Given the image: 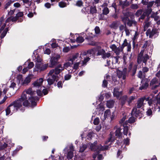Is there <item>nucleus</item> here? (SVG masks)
Segmentation results:
<instances>
[{
	"label": "nucleus",
	"mask_w": 160,
	"mask_h": 160,
	"mask_svg": "<svg viewBox=\"0 0 160 160\" xmlns=\"http://www.w3.org/2000/svg\"><path fill=\"white\" fill-rule=\"evenodd\" d=\"M131 8L132 9H136L138 8L139 6L137 4H132Z\"/></svg>",
	"instance_id": "4d7b16f0"
},
{
	"label": "nucleus",
	"mask_w": 160,
	"mask_h": 160,
	"mask_svg": "<svg viewBox=\"0 0 160 160\" xmlns=\"http://www.w3.org/2000/svg\"><path fill=\"white\" fill-rule=\"evenodd\" d=\"M99 119L98 118H95L93 121V123L95 125H98L99 123Z\"/></svg>",
	"instance_id": "5fc2aeb1"
},
{
	"label": "nucleus",
	"mask_w": 160,
	"mask_h": 160,
	"mask_svg": "<svg viewBox=\"0 0 160 160\" xmlns=\"http://www.w3.org/2000/svg\"><path fill=\"white\" fill-rule=\"evenodd\" d=\"M135 121V118L133 117H132L129 118L128 121H128V123H131L134 122Z\"/></svg>",
	"instance_id": "a19ab883"
},
{
	"label": "nucleus",
	"mask_w": 160,
	"mask_h": 160,
	"mask_svg": "<svg viewBox=\"0 0 160 160\" xmlns=\"http://www.w3.org/2000/svg\"><path fill=\"white\" fill-rule=\"evenodd\" d=\"M145 99V97H143L138 100L137 102V106L136 107L137 108H140L144 105L143 102Z\"/></svg>",
	"instance_id": "f3484780"
},
{
	"label": "nucleus",
	"mask_w": 160,
	"mask_h": 160,
	"mask_svg": "<svg viewBox=\"0 0 160 160\" xmlns=\"http://www.w3.org/2000/svg\"><path fill=\"white\" fill-rule=\"evenodd\" d=\"M59 6L60 7L63 8L67 6V4L64 2H61L59 3Z\"/></svg>",
	"instance_id": "de8ad7c7"
},
{
	"label": "nucleus",
	"mask_w": 160,
	"mask_h": 160,
	"mask_svg": "<svg viewBox=\"0 0 160 160\" xmlns=\"http://www.w3.org/2000/svg\"><path fill=\"white\" fill-rule=\"evenodd\" d=\"M90 59V58L88 56V57H86L85 58H84V60L82 61L83 64H85Z\"/></svg>",
	"instance_id": "864d4df0"
},
{
	"label": "nucleus",
	"mask_w": 160,
	"mask_h": 160,
	"mask_svg": "<svg viewBox=\"0 0 160 160\" xmlns=\"http://www.w3.org/2000/svg\"><path fill=\"white\" fill-rule=\"evenodd\" d=\"M127 98V96H124L122 97L121 98V103L123 105L124 104Z\"/></svg>",
	"instance_id": "3c124183"
},
{
	"label": "nucleus",
	"mask_w": 160,
	"mask_h": 160,
	"mask_svg": "<svg viewBox=\"0 0 160 160\" xmlns=\"http://www.w3.org/2000/svg\"><path fill=\"white\" fill-rule=\"evenodd\" d=\"M131 114L132 115L136 117H139V118H140L142 116V113L139 109H138L136 107L133 108Z\"/></svg>",
	"instance_id": "ddd939ff"
},
{
	"label": "nucleus",
	"mask_w": 160,
	"mask_h": 160,
	"mask_svg": "<svg viewBox=\"0 0 160 160\" xmlns=\"http://www.w3.org/2000/svg\"><path fill=\"white\" fill-rule=\"evenodd\" d=\"M126 119V116H124L122 119L119 121V122L120 124H121V125L122 126V124L123 123H124V122H124L125 119Z\"/></svg>",
	"instance_id": "6e6d98bb"
},
{
	"label": "nucleus",
	"mask_w": 160,
	"mask_h": 160,
	"mask_svg": "<svg viewBox=\"0 0 160 160\" xmlns=\"http://www.w3.org/2000/svg\"><path fill=\"white\" fill-rule=\"evenodd\" d=\"M42 88H43L42 89V93H43L44 95H46L48 93V91L47 90L45 89V88L44 87H42Z\"/></svg>",
	"instance_id": "338daca9"
},
{
	"label": "nucleus",
	"mask_w": 160,
	"mask_h": 160,
	"mask_svg": "<svg viewBox=\"0 0 160 160\" xmlns=\"http://www.w3.org/2000/svg\"><path fill=\"white\" fill-rule=\"evenodd\" d=\"M127 69L126 68H124L122 71H118L117 72V75L119 78H122L123 80L126 79L127 74Z\"/></svg>",
	"instance_id": "4468645a"
},
{
	"label": "nucleus",
	"mask_w": 160,
	"mask_h": 160,
	"mask_svg": "<svg viewBox=\"0 0 160 160\" xmlns=\"http://www.w3.org/2000/svg\"><path fill=\"white\" fill-rule=\"evenodd\" d=\"M142 48L143 49L138 55L137 62L138 64H140L142 62L145 65H147V61L152 54L153 46L150 41H146L142 46Z\"/></svg>",
	"instance_id": "f257e3e1"
},
{
	"label": "nucleus",
	"mask_w": 160,
	"mask_h": 160,
	"mask_svg": "<svg viewBox=\"0 0 160 160\" xmlns=\"http://www.w3.org/2000/svg\"><path fill=\"white\" fill-rule=\"evenodd\" d=\"M148 82L147 80H146L142 81V84L140 87L139 89L142 90L146 89L148 86Z\"/></svg>",
	"instance_id": "aec40b11"
},
{
	"label": "nucleus",
	"mask_w": 160,
	"mask_h": 160,
	"mask_svg": "<svg viewBox=\"0 0 160 160\" xmlns=\"http://www.w3.org/2000/svg\"><path fill=\"white\" fill-rule=\"evenodd\" d=\"M142 9H139L138 10L135 14V15L137 17H138L141 15L142 12Z\"/></svg>",
	"instance_id": "c03bdc74"
},
{
	"label": "nucleus",
	"mask_w": 160,
	"mask_h": 160,
	"mask_svg": "<svg viewBox=\"0 0 160 160\" xmlns=\"http://www.w3.org/2000/svg\"><path fill=\"white\" fill-rule=\"evenodd\" d=\"M35 91H33L31 88H29L27 89L24 90L21 95V97L19 98L22 102L23 105L24 106L27 107L29 104L28 99V100L31 102L32 104L34 106L36 105V102L35 101L38 100V98L37 97H33L32 96L34 95Z\"/></svg>",
	"instance_id": "f03ea898"
},
{
	"label": "nucleus",
	"mask_w": 160,
	"mask_h": 160,
	"mask_svg": "<svg viewBox=\"0 0 160 160\" xmlns=\"http://www.w3.org/2000/svg\"><path fill=\"white\" fill-rule=\"evenodd\" d=\"M43 81V79L42 78H40L38 79L33 83L32 84L34 87L38 88H42V87H41V86Z\"/></svg>",
	"instance_id": "dca6fc26"
},
{
	"label": "nucleus",
	"mask_w": 160,
	"mask_h": 160,
	"mask_svg": "<svg viewBox=\"0 0 160 160\" xmlns=\"http://www.w3.org/2000/svg\"><path fill=\"white\" fill-rule=\"evenodd\" d=\"M60 56L58 54L56 55L51 57L50 61V67L52 68L57 65L59 63L58 60L60 59Z\"/></svg>",
	"instance_id": "9d476101"
},
{
	"label": "nucleus",
	"mask_w": 160,
	"mask_h": 160,
	"mask_svg": "<svg viewBox=\"0 0 160 160\" xmlns=\"http://www.w3.org/2000/svg\"><path fill=\"white\" fill-rule=\"evenodd\" d=\"M84 40V38L82 37H79L76 39V41L78 43H81L83 42Z\"/></svg>",
	"instance_id": "4c0bfd02"
},
{
	"label": "nucleus",
	"mask_w": 160,
	"mask_h": 160,
	"mask_svg": "<svg viewBox=\"0 0 160 160\" xmlns=\"http://www.w3.org/2000/svg\"><path fill=\"white\" fill-rule=\"evenodd\" d=\"M149 24L148 22L146 23L144 26V30L146 31L149 26Z\"/></svg>",
	"instance_id": "774afa93"
},
{
	"label": "nucleus",
	"mask_w": 160,
	"mask_h": 160,
	"mask_svg": "<svg viewBox=\"0 0 160 160\" xmlns=\"http://www.w3.org/2000/svg\"><path fill=\"white\" fill-rule=\"evenodd\" d=\"M160 85V80H158L156 78L152 79L150 82V87L152 89L154 90Z\"/></svg>",
	"instance_id": "1a4fd4ad"
},
{
	"label": "nucleus",
	"mask_w": 160,
	"mask_h": 160,
	"mask_svg": "<svg viewBox=\"0 0 160 160\" xmlns=\"http://www.w3.org/2000/svg\"><path fill=\"white\" fill-rule=\"evenodd\" d=\"M25 64L26 65L27 64H28L27 68H28V69L31 68L33 67L34 65V64L32 62H30L29 63L28 62H25Z\"/></svg>",
	"instance_id": "473e14b6"
},
{
	"label": "nucleus",
	"mask_w": 160,
	"mask_h": 160,
	"mask_svg": "<svg viewBox=\"0 0 160 160\" xmlns=\"http://www.w3.org/2000/svg\"><path fill=\"white\" fill-rule=\"evenodd\" d=\"M126 28V25L124 24L123 25H121L119 27V30L123 32H124V30Z\"/></svg>",
	"instance_id": "8fccbe9b"
},
{
	"label": "nucleus",
	"mask_w": 160,
	"mask_h": 160,
	"mask_svg": "<svg viewBox=\"0 0 160 160\" xmlns=\"http://www.w3.org/2000/svg\"><path fill=\"white\" fill-rule=\"evenodd\" d=\"M136 22L134 21H132L131 20H129L127 23V24L128 25L129 27H131L132 24H136Z\"/></svg>",
	"instance_id": "ea45409f"
},
{
	"label": "nucleus",
	"mask_w": 160,
	"mask_h": 160,
	"mask_svg": "<svg viewBox=\"0 0 160 160\" xmlns=\"http://www.w3.org/2000/svg\"><path fill=\"white\" fill-rule=\"evenodd\" d=\"M90 145V148L92 151L96 152L93 155V158L94 159L95 158L97 155L99 154L101 151L107 150L109 148L108 145H104L102 146L101 144L97 145V141H95L93 143H89Z\"/></svg>",
	"instance_id": "39448f33"
},
{
	"label": "nucleus",
	"mask_w": 160,
	"mask_h": 160,
	"mask_svg": "<svg viewBox=\"0 0 160 160\" xmlns=\"http://www.w3.org/2000/svg\"><path fill=\"white\" fill-rule=\"evenodd\" d=\"M22 1L23 3V5H25V4H28V6H31V2L30 1V0H21Z\"/></svg>",
	"instance_id": "79ce46f5"
},
{
	"label": "nucleus",
	"mask_w": 160,
	"mask_h": 160,
	"mask_svg": "<svg viewBox=\"0 0 160 160\" xmlns=\"http://www.w3.org/2000/svg\"><path fill=\"white\" fill-rule=\"evenodd\" d=\"M94 133H93L92 132H90L87 135V139L88 140H91L92 139V138H93V135L94 134Z\"/></svg>",
	"instance_id": "58836bf2"
},
{
	"label": "nucleus",
	"mask_w": 160,
	"mask_h": 160,
	"mask_svg": "<svg viewBox=\"0 0 160 160\" xmlns=\"http://www.w3.org/2000/svg\"><path fill=\"white\" fill-rule=\"evenodd\" d=\"M108 4L106 3H104L101 7L103 8L102 13L104 15H107L109 12V9L107 7Z\"/></svg>",
	"instance_id": "6ab92c4d"
},
{
	"label": "nucleus",
	"mask_w": 160,
	"mask_h": 160,
	"mask_svg": "<svg viewBox=\"0 0 160 160\" xmlns=\"http://www.w3.org/2000/svg\"><path fill=\"white\" fill-rule=\"evenodd\" d=\"M111 114V112L110 110L108 109L106 110L104 113V120L109 116Z\"/></svg>",
	"instance_id": "c85d7f7f"
},
{
	"label": "nucleus",
	"mask_w": 160,
	"mask_h": 160,
	"mask_svg": "<svg viewBox=\"0 0 160 160\" xmlns=\"http://www.w3.org/2000/svg\"><path fill=\"white\" fill-rule=\"evenodd\" d=\"M72 63L71 62H68L64 64L63 67H62V65L61 64H59V65H61V67L63 68V70L64 68L66 69V68H68V67L72 65Z\"/></svg>",
	"instance_id": "cd10ccee"
},
{
	"label": "nucleus",
	"mask_w": 160,
	"mask_h": 160,
	"mask_svg": "<svg viewBox=\"0 0 160 160\" xmlns=\"http://www.w3.org/2000/svg\"><path fill=\"white\" fill-rule=\"evenodd\" d=\"M31 79L30 77H27L22 82V85H24V84H27L29 83L30 82Z\"/></svg>",
	"instance_id": "e433bc0d"
},
{
	"label": "nucleus",
	"mask_w": 160,
	"mask_h": 160,
	"mask_svg": "<svg viewBox=\"0 0 160 160\" xmlns=\"http://www.w3.org/2000/svg\"><path fill=\"white\" fill-rule=\"evenodd\" d=\"M97 10L95 6H92L90 7V12L92 14H93L96 13Z\"/></svg>",
	"instance_id": "7c9ffc66"
},
{
	"label": "nucleus",
	"mask_w": 160,
	"mask_h": 160,
	"mask_svg": "<svg viewBox=\"0 0 160 160\" xmlns=\"http://www.w3.org/2000/svg\"><path fill=\"white\" fill-rule=\"evenodd\" d=\"M119 3L120 5H122L123 7L127 6L129 5V3L126 2V0L124 2L121 1L119 2Z\"/></svg>",
	"instance_id": "c9c22d12"
},
{
	"label": "nucleus",
	"mask_w": 160,
	"mask_h": 160,
	"mask_svg": "<svg viewBox=\"0 0 160 160\" xmlns=\"http://www.w3.org/2000/svg\"><path fill=\"white\" fill-rule=\"evenodd\" d=\"M119 58V57L118 56L112 57V64L113 65L118 63Z\"/></svg>",
	"instance_id": "bb28decb"
},
{
	"label": "nucleus",
	"mask_w": 160,
	"mask_h": 160,
	"mask_svg": "<svg viewBox=\"0 0 160 160\" xmlns=\"http://www.w3.org/2000/svg\"><path fill=\"white\" fill-rule=\"evenodd\" d=\"M63 68L61 67V65H58L54 69L50 70L48 73V75L50 76L47 79L48 85H52L54 81H58V75L63 71Z\"/></svg>",
	"instance_id": "7ed1b4c3"
},
{
	"label": "nucleus",
	"mask_w": 160,
	"mask_h": 160,
	"mask_svg": "<svg viewBox=\"0 0 160 160\" xmlns=\"http://www.w3.org/2000/svg\"><path fill=\"white\" fill-rule=\"evenodd\" d=\"M94 30H95V32L96 34H98L100 32V29L98 27L96 26Z\"/></svg>",
	"instance_id": "680f3d73"
},
{
	"label": "nucleus",
	"mask_w": 160,
	"mask_h": 160,
	"mask_svg": "<svg viewBox=\"0 0 160 160\" xmlns=\"http://www.w3.org/2000/svg\"><path fill=\"white\" fill-rule=\"evenodd\" d=\"M121 128H118L115 131V136L118 137L119 138H122V133L121 132Z\"/></svg>",
	"instance_id": "b1692460"
},
{
	"label": "nucleus",
	"mask_w": 160,
	"mask_h": 160,
	"mask_svg": "<svg viewBox=\"0 0 160 160\" xmlns=\"http://www.w3.org/2000/svg\"><path fill=\"white\" fill-rule=\"evenodd\" d=\"M87 147V146L86 145L83 144L80 147L79 152H83Z\"/></svg>",
	"instance_id": "f704fd0d"
},
{
	"label": "nucleus",
	"mask_w": 160,
	"mask_h": 160,
	"mask_svg": "<svg viewBox=\"0 0 160 160\" xmlns=\"http://www.w3.org/2000/svg\"><path fill=\"white\" fill-rule=\"evenodd\" d=\"M23 15V14L22 12H19L16 15V17L18 18L22 17Z\"/></svg>",
	"instance_id": "69168bd1"
},
{
	"label": "nucleus",
	"mask_w": 160,
	"mask_h": 160,
	"mask_svg": "<svg viewBox=\"0 0 160 160\" xmlns=\"http://www.w3.org/2000/svg\"><path fill=\"white\" fill-rule=\"evenodd\" d=\"M129 43H128V42L127 40L126 39H125L123 43L121 46L120 48H121L122 50L126 46H127Z\"/></svg>",
	"instance_id": "72a5a7b5"
},
{
	"label": "nucleus",
	"mask_w": 160,
	"mask_h": 160,
	"mask_svg": "<svg viewBox=\"0 0 160 160\" xmlns=\"http://www.w3.org/2000/svg\"><path fill=\"white\" fill-rule=\"evenodd\" d=\"M113 94L114 96L119 98L122 96V91H119V88H115L113 90Z\"/></svg>",
	"instance_id": "a211bd4d"
},
{
	"label": "nucleus",
	"mask_w": 160,
	"mask_h": 160,
	"mask_svg": "<svg viewBox=\"0 0 160 160\" xmlns=\"http://www.w3.org/2000/svg\"><path fill=\"white\" fill-rule=\"evenodd\" d=\"M96 48H93L88 51V56L91 57L92 56L93 57L95 56L96 53Z\"/></svg>",
	"instance_id": "4be33fe9"
},
{
	"label": "nucleus",
	"mask_w": 160,
	"mask_h": 160,
	"mask_svg": "<svg viewBox=\"0 0 160 160\" xmlns=\"http://www.w3.org/2000/svg\"><path fill=\"white\" fill-rule=\"evenodd\" d=\"M114 101L112 100L108 101L107 102V106L108 108H112L114 105Z\"/></svg>",
	"instance_id": "393cba45"
},
{
	"label": "nucleus",
	"mask_w": 160,
	"mask_h": 160,
	"mask_svg": "<svg viewBox=\"0 0 160 160\" xmlns=\"http://www.w3.org/2000/svg\"><path fill=\"white\" fill-rule=\"evenodd\" d=\"M48 64L47 63L44 64H42V63H36L35 68L33 69L34 72L38 71L40 72L43 71L45 70L48 68Z\"/></svg>",
	"instance_id": "9b49d317"
},
{
	"label": "nucleus",
	"mask_w": 160,
	"mask_h": 160,
	"mask_svg": "<svg viewBox=\"0 0 160 160\" xmlns=\"http://www.w3.org/2000/svg\"><path fill=\"white\" fill-rule=\"evenodd\" d=\"M35 61L37 62L36 63H41L42 59L41 57L39 55H38L35 58Z\"/></svg>",
	"instance_id": "37998d69"
},
{
	"label": "nucleus",
	"mask_w": 160,
	"mask_h": 160,
	"mask_svg": "<svg viewBox=\"0 0 160 160\" xmlns=\"http://www.w3.org/2000/svg\"><path fill=\"white\" fill-rule=\"evenodd\" d=\"M41 88H40V89H38L37 90V93L39 96H42V91Z\"/></svg>",
	"instance_id": "603ef678"
},
{
	"label": "nucleus",
	"mask_w": 160,
	"mask_h": 160,
	"mask_svg": "<svg viewBox=\"0 0 160 160\" xmlns=\"http://www.w3.org/2000/svg\"><path fill=\"white\" fill-rule=\"evenodd\" d=\"M122 126L123 127V133L124 135L127 136L128 131V126H129L128 124V121H125L124 123L123 124Z\"/></svg>",
	"instance_id": "412c9836"
},
{
	"label": "nucleus",
	"mask_w": 160,
	"mask_h": 160,
	"mask_svg": "<svg viewBox=\"0 0 160 160\" xmlns=\"http://www.w3.org/2000/svg\"><path fill=\"white\" fill-rule=\"evenodd\" d=\"M23 105V102L19 99L12 102L6 109V115L12 114L17 111Z\"/></svg>",
	"instance_id": "20e7f679"
},
{
	"label": "nucleus",
	"mask_w": 160,
	"mask_h": 160,
	"mask_svg": "<svg viewBox=\"0 0 160 160\" xmlns=\"http://www.w3.org/2000/svg\"><path fill=\"white\" fill-rule=\"evenodd\" d=\"M135 99V97L134 96H132L130 97L127 99V101L128 104L130 103L132 101L134 100Z\"/></svg>",
	"instance_id": "a18cd8bd"
},
{
	"label": "nucleus",
	"mask_w": 160,
	"mask_h": 160,
	"mask_svg": "<svg viewBox=\"0 0 160 160\" xmlns=\"http://www.w3.org/2000/svg\"><path fill=\"white\" fill-rule=\"evenodd\" d=\"M74 151L73 146L72 144L69 145V149H68V148L66 147L63 150V152L65 154H66L67 152L68 151L67 158L68 159H70L73 157Z\"/></svg>",
	"instance_id": "6e6552de"
},
{
	"label": "nucleus",
	"mask_w": 160,
	"mask_h": 160,
	"mask_svg": "<svg viewBox=\"0 0 160 160\" xmlns=\"http://www.w3.org/2000/svg\"><path fill=\"white\" fill-rule=\"evenodd\" d=\"M82 4L83 2L81 0H78L77 2L76 5L78 6L81 7L82 5Z\"/></svg>",
	"instance_id": "bf43d9fd"
},
{
	"label": "nucleus",
	"mask_w": 160,
	"mask_h": 160,
	"mask_svg": "<svg viewBox=\"0 0 160 160\" xmlns=\"http://www.w3.org/2000/svg\"><path fill=\"white\" fill-rule=\"evenodd\" d=\"M145 100L148 101L150 109H152L153 111L157 110L158 112H160V97L152 99H149V97H148L146 98Z\"/></svg>",
	"instance_id": "423d86ee"
},
{
	"label": "nucleus",
	"mask_w": 160,
	"mask_h": 160,
	"mask_svg": "<svg viewBox=\"0 0 160 160\" xmlns=\"http://www.w3.org/2000/svg\"><path fill=\"white\" fill-rule=\"evenodd\" d=\"M108 84V82L107 80H104L103 81L102 84V86L103 88H105L107 87Z\"/></svg>",
	"instance_id": "052dcab7"
},
{
	"label": "nucleus",
	"mask_w": 160,
	"mask_h": 160,
	"mask_svg": "<svg viewBox=\"0 0 160 160\" xmlns=\"http://www.w3.org/2000/svg\"><path fill=\"white\" fill-rule=\"evenodd\" d=\"M13 2V1L11 0H9L7 1L5 5V8L7 9L8 7L10 6L11 4Z\"/></svg>",
	"instance_id": "2f4dec72"
},
{
	"label": "nucleus",
	"mask_w": 160,
	"mask_h": 160,
	"mask_svg": "<svg viewBox=\"0 0 160 160\" xmlns=\"http://www.w3.org/2000/svg\"><path fill=\"white\" fill-rule=\"evenodd\" d=\"M122 21L124 23V24L126 26V22H127L129 20L128 18L126 16L124 17H121Z\"/></svg>",
	"instance_id": "c756f323"
},
{
	"label": "nucleus",
	"mask_w": 160,
	"mask_h": 160,
	"mask_svg": "<svg viewBox=\"0 0 160 160\" xmlns=\"http://www.w3.org/2000/svg\"><path fill=\"white\" fill-rule=\"evenodd\" d=\"M137 67L138 65L135 64L133 65V63L130 62L128 68V72H131L132 76H134L136 73Z\"/></svg>",
	"instance_id": "f8f14e48"
},
{
	"label": "nucleus",
	"mask_w": 160,
	"mask_h": 160,
	"mask_svg": "<svg viewBox=\"0 0 160 160\" xmlns=\"http://www.w3.org/2000/svg\"><path fill=\"white\" fill-rule=\"evenodd\" d=\"M71 74H68L66 75L64 77V79L65 80H68L70 79L71 77Z\"/></svg>",
	"instance_id": "13d9d810"
},
{
	"label": "nucleus",
	"mask_w": 160,
	"mask_h": 160,
	"mask_svg": "<svg viewBox=\"0 0 160 160\" xmlns=\"http://www.w3.org/2000/svg\"><path fill=\"white\" fill-rule=\"evenodd\" d=\"M155 2L154 1H152L151 2H149L148 3V2L147 4V8L148 9H149L150 8H151L152 5L155 3Z\"/></svg>",
	"instance_id": "49530a36"
},
{
	"label": "nucleus",
	"mask_w": 160,
	"mask_h": 160,
	"mask_svg": "<svg viewBox=\"0 0 160 160\" xmlns=\"http://www.w3.org/2000/svg\"><path fill=\"white\" fill-rule=\"evenodd\" d=\"M96 48V55L97 56H101L103 59L109 58L111 56V54L109 52H106L105 50L102 48L101 47H98Z\"/></svg>",
	"instance_id": "0eeeda50"
},
{
	"label": "nucleus",
	"mask_w": 160,
	"mask_h": 160,
	"mask_svg": "<svg viewBox=\"0 0 160 160\" xmlns=\"http://www.w3.org/2000/svg\"><path fill=\"white\" fill-rule=\"evenodd\" d=\"M7 147L8 144L5 143H4L3 144H0V150L4 149Z\"/></svg>",
	"instance_id": "09e8293b"
},
{
	"label": "nucleus",
	"mask_w": 160,
	"mask_h": 160,
	"mask_svg": "<svg viewBox=\"0 0 160 160\" xmlns=\"http://www.w3.org/2000/svg\"><path fill=\"white\" fill-rule=\"evenodd\" d=\"M157 32V29L156 28L152 29L151 30L150 29H148L146 33L147 36H149V38H152V37Z\"/></svg>",
	"instance_id": "2eb2a0df"
},
{
	"label": "nucleus",
	"mask_w": 160,
	"mask_h": 160,
	"mask_svg": "<svg viewBox=\"0 0 160 160\" xmlns=\"http://www.w3.org/2000/svg\"><path fill=\"white\" fill-rule=\"evenodd\" d=\"M118 21H114L110 25V27L111 28L116 29L118 27Z\"/></svg>",
	"instance_id": "a878e982"
},
{
	"label": "nucleus",
	"mask_w": 160,
	"mask_h": 160,
	"mask_svg": "<svg viewBox=\"0 0 160 160\" xmlns=\"http://www.w3.org/2000/svg\"><path fill=\"white\" fill-rule=\"evenodd\" d=\"M130 139L129 138H127L124 139V143L126 145H128L129 144Z\"/></svg>",
	"instance_id": "e2e57ef3"
},
{
	"label": "nucleus",
	"mask_w": 160,
	"mask_h": 160,
	"mask_svg": "<svg viewBox=\"0 0 160 160\" xmlns=\"http://www.w3.org/2000/svg\"><path fill=\"white\" fill-rule=\"evenodd\" d=\"M86 55L88 56V51L87 52H81L79 58H81L82 57H83Z\"/></svg>",
	"instance_id": "0e129e2a"
},
{
	"label": "nucleus",
	"mask_w": 160,
	"mask_h": 160,
	"mask_svg": "<svg viewBox=\"0 0 160 160\" xmlns=\"http://www.w3.org/2000/svg\"><path fill=\"white\" fill-rule=\"evenodd\" d=\"M79 54L78 53H77L73 55L72 57H71L69 59V61H71L72 63H73V62L75 61H77L76 59L77 58L79 57Z\"/></svg>",
	"instance_id": "5701e85b"
}]
</instances>
